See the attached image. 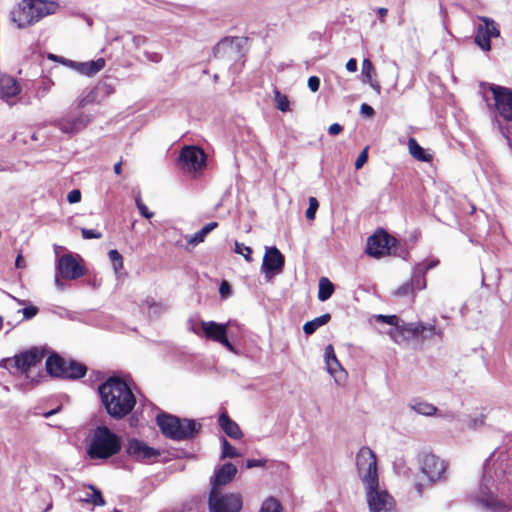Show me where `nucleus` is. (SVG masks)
<instances>
[{
    "mask_svg": "<svg viewBox=\"0 0 512 512\" xmlns=\"http://www.w3.org/2000/svg\"><path fill=\"white\" fill-rule=\"evenodd\" d=\"M240 453L232 446L225 438L222 439V453L221 458H236Z\"/></svg>",
    "mask_w": 512,
    "mask_h": 512,
    "instance_id": "nucleus-42",
    "label": "nucleus"
},
{
    "mask_svg": "<svg viewBox=\"0 0 512 512\" xmlns=\"http://www.w3.org/2000/svg\"><path fill=\"white\" fill-rule=\"evenodd\" d=\"M219 292H220V295L223 297V298H226L230 295V286L229 284L226 282V281H223L220 285V288H219Z\"/></svg>",
    "mask_w": 512,
    "mask_h": 512,
    "instance_id": "nucleus-54",
    "label": "nucleus"
},
{
    "mask_svg": "<svg viewBox=\"0 0 512 512\" xmlns=\"http://www.w3.org/2000/svg\"><path fill=\"white\" fill-rule=\"evenodd\" d=\"M324 359L328 373L334 378L337 384H342L346 381L347 372L337 359L332 345H327L324 350Z\"/></svg>",
    "mask_w": 512,
    "mask_h": 512,
    "instance_id": "nucleus-20",
    "label": "nucleus"
},
{
    "mask_svg": "<svg viewBox=\"0 0 512 512\" xmlns=\"http://www.w3.org/2000/svg\"><path fill=\"white\" fill-rule=\"evenodd\" d=\"M81 233L84 239H100L102 234L95 229L82 228Z\"/></svg>",
    "mask_w": 512,
    "mask_h": 512,
    "instance_id": "nucleus-47",
    "label": "nucleus"
},
{
    "mask_svg": "<svg viewBox=\"0 0 512 512\" xmlns=\"http://www.w3.org/2000/svg\"><path fill=\"white\" fill-rule=\"evenodd\" d=\"M368 153L367 148H365L357 157L355 161V168L358 170L363 167V165L367 162Z\"/></svg>",
    "mask_w": 512,
    "mask_h": 512,
    "instance_id": "nucleus-48",
    "label": "nucleus"
},
{
    "mask_svg": "<svg viewBox=\"0 0 512 512\" xmlns=\"http://www.w3.org/2000/svg\"><path fill=\"white\" fill-rule=\"evenodd\" d=\"M265 464L266 461L262 459H249L246 463V467L251 469L254 467H263Z\"/></svg>",
    "mask_w": 512,
    "mask_h": 512,
    "instance_id": "nucleus-52",
    "label": "nucleus"
},
{
    "mask_svg": "<svg viewBox=\"0 0 512 512\" xmlns=\"http://www.w3.org/2000/svg\"><path fill=\"white\" fill-rule=\"evenodd\" d=\"M481 21L477 26L475 43L481 50L488 52L491 50V38H498L500 31L494 20L488 17H479Z\"/></svg>",
    "mask_w": 512,
    "mask_h": 512,
    "instance_id": "nucleus-13",
    "label": "nucleus"
},
{
    "mask_svg": "<svg viewBox=\"0 0 512 512\" xmlns=\"http://www.w3.org/2000/svg\"><path fill=\"white\" fill-rule=\"evenodd\" d=\"M494 484V479L489 473L488 464L484 466V475L480 484L479 495L476 496V501L488 512H508L510 506L504 502L496 499L491 493V487Z\"/></svg>",
    "mask_w": 512,
    "mask_h": 512,
    "instance_id": "nucleus-7",
    "label": "nucleus"
},
{
    "mask_svg": "<svg viewBox=\"0 0 512 512\" xmlns=\"http://www.w3.org/2000/svg\"><path fill=\"white\" fill-rule=\"evenodd\" d=\"M331 319V315L326 313L319 317L308 321L303 326V331L306 335H312L318 328L326 325Z\"/></svg>",
    "mask_w": 512,
    "mask_h": 512,
    "instance_id": "nucleus-34",
    "label": "nucleus"
},
{
    "mask_svg": "<svg viewBox=\"0 0 512 512\" xmlns=\"http://www.w3.org/2000/svg\"><path fill=\"white\" fill-rule=\"evenodd\" d=\"M145 57L152 62H159L161 57L156 52H145Z\"/></svg>",
    "mask_w": 512,
    "mask_h": 512,
    "instance_id": "nucleus-57",
    "label": "nucleus"
},
{
    "mask_svg": "<svg viewBox=\"0 0 512 512\" xmlns=\"http://www.w3.org/2000/svg\"><path fill=\"white\" fill-rule=\"evenodd\" d=\"M136 206H137V208H138V210H139L140 214H141L143 217H145V218H147V219H150V218H152V217L154 216V213H153V212H150V211L148 210L147 206L142 202V200H141V197H140V196H138V197L136 198Z\"/></svg>",
    "mask_w": 512,
    "mask_h": 512,
    "instance_id": "nucleus-46",
    "label": "nucleus"
},
{
    "mask_svg": "<svg viewBox=\"0 0 512 512\" xmlns=\"http://www.w3.org/2000/svg\"><path fill=\"white\" fill-rule=\"evenodd\" d=\"M374 73L375 69L372 62L369 59H364L362 62L363 82L368 83L371 88L377 92V94H380L381 86L378 81L373 79Z\"/></svg>",
    "mask_w": 512,
    "mask_h": 512,
    "instance_id": "nucleus-30",
    "label": "nucleus"
},
{
    "mask_svg": "<svg viewBox=\"0 0 512 512\" xmlns=\"http://www.w3.org/2000/svg\"><path fill=\"white\" fill-rule=\"evenodd\" d=\"M438 264V259L417 263L412 269V272L416 275V284L420 287H427L426 273L430 269L435 268Z\"/></svg>",
    "mask_w": 512,
    "mask_h": 512,
    "instance_id": "nucleus-26",
    "label": "nucleus"
},
{
    "mask_svg": "<svg viewBox=\"0 0 512 512\" xmlns=\"http://www.w3.org/2000/svg\"><path fill=\"white\" fill-rule=\"evenodd\" d=\"M356 464L370 512H397L394 498L379 484L374 452L369 447H362L357 453Z\"/></svg>",
    "mask_w": 512,
    "mask_h": 512,
    "instance_id": "nucleus-1",
    "label": "nucleus"
},
{
    "mask_svg": "<svg viewBox=\"0 0 512 512\" xmlns=\"http://www.w3.org/2000/svg\"><path fill=\"white\" fill-rule=\"evenodd\" d=\"M238 46L237 41L225 39L216 45L214 53L218 57L229 56L237 51Z\"/></svg>",
    "mask_w": 512,
    "mask_h": 512,
    "instance_id": "nucleus-33",
    "label": "nucleus"
},
{
    "mask_svg": "<svg viewBox=\"0 0 512 512\" xmlns=\"http://www.w3.org/2000/svg\"><path fill=\"white\" fill-rule=\"evenodd\" d=\"M394 240L385 232L376 233L368 238L366 251L375 258L382 257L389 253L391 242Z\"/></svg>",
    "mask_w": 512,
    "mask_h": 512,
    "instance_id": "nucleus-18",
    "label": "nucleus"
},
{
    "mask_svg": "<svg viewBox=\"0 0 512 512\" xmlns=\"http://www.w3.org/2000/svg\"><path fill=\"white\" fill-rule=\"evenodd\" d=\"M408 407L417 414L424 416H432L435 415L437 412L436 406L427 401L417 398L411 399L408 403Z\"/></svg>",
    "mask_w": 512,
    "mask_h": 512,
    "instance_id": "nucleus-29",
    "label": "nucleus"
},
{
    "mask_svg": "<svg viewBox=\"0 0 512 512\" xmlns=\"http://www.w3.org/2000/svg\"><path fill=\"white\" fill-rule=\"evenodd\" d=\"M44 358V352L39 348H31L16 354L12 358H7L1 361V366L8 368L14 366L22 374H27L28 371L41 363Z\"/></svg>",
    "mask_w": 512,
    "mask_h": 512,
    "instance_id": "nucleus-9",
    "label": "nucleus"
},
{
    "mask_svg": "<svg viewBox=\"0 0 512 512\" xmlns=\"http://www.w3.org/2000/svg\"><path fill=\"white\" fill-rule=\"evenodd\" d=\"M57 8V3L53 1L23 0L17 9L12 11V20L18 27L23 28L55 13Z\"/></svg>",
    "mask_w": 512,
    "mask_h": 512,
    "instance_id": "nucleus-3",
    "label": "nucleus"
},
{
    "mask_svg": "<svg viewBox=\"0 0 512 512\" xmlns=\"http://www.w3.org/2000/svg\"><path fill=\"white\" fill-rule=\"evenodd\" d=\"M92 121V117L83 113H69L55 119L52 124L62 133L74 135L84 130Z\"/></svg>",
    "mask_w": 512,
    "mask_h": 512,
    "instance_id": "nucleus-10",
    "label": "nucleus"
},
{
    "mask_svg": "<svg viewBox=\"0 0 512 512\" xmlns=\"http://www.w3.org/2000/svg\"><path fill=\"white\" fill-rule=\"evenodd\" d=\"M219 425L222 430L231 438L239 439L242 437V432L239 425L234 422L226 413H222L219 417Z\"/></svg>",
    "mask_w": 512,
    "mask_h": 512,
    "instance_id": "nucleus-28",
    "label": "nucleus"
},
{
    "mask_svg": "<svg viewBox=\"0 0 512 512\" xmlns=\"http://www.w3.org/2000/svg\"><path fill=\"white\" fill-rule=\"evenodd\" d=\"M121 449L119 437L106 426L97 427L87 447L91 459H107Z\"/></svg>",
    "mask_w": 512,
    "mask_h": 512,
    "instance_id": "nucleus-5",
    "label": "nucleus"
},
{
    "mask_svg": "<svg viewBox=\"0 0 512 512\" xmlns=\"http://www.w3.org/2000/svg\"><path fill=\"white\" fill-rule=\"evenodd\" d=\"M91 493H87L85 497L81 498V501L86 503H91L95 506H104L105 500L102 496L100 490L96 489L94 486H90Z\"/></svg>",
    "mask_w": 512,
    "mask_h": 512,
    "instance_id": "nucleus-37",
    "label": "nucleus"
},
{
    "mask_svg": "<svg viewBox=\"0 0 512 512\" xmlns=\"http://www.w3.org/2000/svg\"><path fill=\"white\" fill-rule=\"evenodd\" d=\"M334 292L333 283L326 277H322L318 284V299L322 302L328 300Z\"/></svg>",
    "mask_w": 512,
    "mask_h": 512,
    "instance_id": "nucleus-35",
    "label": "nucleus"
},
{
    "mask_svg": "<svg viewBox=\"0 0 512 512\" xmlns=\"http://www.w3.org/2000/svg\"><path fill=\"white\" fill-rule=\"evenodd\" d=\"M387 13H388V10L386 8L381 7V8L378 9V14L381 17H385L387 15Z\"/></svg>",
    "mask_w": 512,
    "mask_h": 512,
    "instance_id": "nucleus-62",
    "label": "nucleus"
},
{
    "mask_svg": "<svg viewBox=\"0 0 512 512\" xmlns=\"http://www.w3.org/2000/svg\"><path fill=\"white\" fill-rule=\"evenodd\" d=\"M142 309L147 310L149 317H157L164 311L163 305L150 300L143 304Z\"/></svg>",
    "mask_w": 512,
    "mask_h": 512,
    "instance_id": "nucleus-39",
    "label": "nucleus"
},
{
    "mask_svg": "<svg viewBox=\"0 0 512 512\" xmlns=\"http://www.w3.org/2000/svg\"><path fill=\"white\" fill-rule=\"evenodd\" d=\"M157 424L164 436L176 441L191 439L201 428V424L195 420L179 418L170 414L158 415Z\"/></svg>",
    "mask_w": 512,
    "mask_h": 512,
    "instance_id": "nucleus-4",
    "label": "nucleus"
},
{
    "mask_svg": "<svg viewBox=\"0 0 512 512\" xmlns=\"http://www.w3.org/2000/svg\"><path fill=\"white\" fill-rule=\"evenodd\" d=\"M422 473L431 481L435 482L445 477L447 469L446 462L432 453H423L419 458Z\"/></svg>",
    "mask_w": 512,
    "mask_h": 512,
    "instance_id": "nucleus-11",
    "label": "nucleus"
},
{
    "mask_svg": "<svg viewBox=\"0 0 512 512\" xmlns=\"http://www.w3.org/2000/svg\"><path fill=\"white\" fill-rule=\"evenodd\" d=\"M360 113L363 116L372 117L374 115V109L370 105L363 103L360 107Z\"/></svg>",
    "mask_w": 512,
    "mask_h": 512,
    "instance_id": "nucleus-53",
    "label": "nucleus"
},
{
    "mask_svg": "<svg viewBox=\"0 0 512 512\" xmlns=\"http://www.w3.org/2000/svg\"><path fill=\"white\" fill-rule=\"evenodd\" d=\"M435 327L432 325H425L420 322L406 323L403 320L396 326L391 327L388 331L390 338L397 344H403L413 339L418 338L420 335L427 336L426 332L433 334Z\"/></svg>",
    "mask_w": 512,
    "mask_h": 512,
    "instance_id": "nucleus-6",
    "label": "nucleus"
},
{
    "mask_svg": "<svg viewBox=\"0 0 512 512\" xmlns=\"http://www.w3.org/2000/svg\"><path fill=\"white\" fill-rule=\"evenodd\" d=\"M378 321L384 322L389 324L391 327H396L400 322L401 319H399L396 315H378L376 317Z\"/></svg>",
    "mask_w": 512,
    "mask_h": 512,
    "instance_id": "nucleus-45",
    "label": "nucleus"
},
{
    "mask_svg": "<svg viewBox=\"0 0 512 512\" xmlns=\"http://www.w3.org/2000/svg\"><path fill=\"white\" fill-rule=\"evenodd\" d=\"M127 453L133 459L138 461H146L159 456V452L157 450L137 439H131L128 441Z\"/></svg>",
    "mask_w": 512,
    "mask_h": 512,
    "instance_id": "nucleus-22",
    "label": "nucleus"
},
{
    "mask_svg": "<svg viewBox=\"0 0 512 512\" xmlns=\"http://www.w3.org/2000/svg\"><path fill=\"white\" fill-rule=\"evenodd\" d=\"M426 287H420L416 284V275L412 272L411 278L409 281L403 283L398 288H396L392 294L395 297L399 298H411L414 299L416 296L417 290H424Z\"/></svg>",
    "mask_w": 512,
    "mask_h": 512,
    "instance_id": "nucleus-25",
    "label": "nucleus"
},
{
    "mask_svg": "<svg viewBox=\"0 0 512 512\" xmlns=\"http://www.w3.org/2000/svg\"><path fill=\"white\" fill-rule=\"evenodd\" d=\"M113 92L114 89L110 84L99 83L97 86L91 89L86 95L82 96L78 100V107L83 108L89 104H100L111 94H113Z\"/></svg>",
    "mask_w": 512,
    "mask_h": 512,
    "instance_id": "nucleus-21",
    "label": "nucleus"
},
{
    "mask_svg": "<svg viewBox=\"0 0 512 512\" xmlns=\"http://www.w3.org/2000/svg\"><path fill=\"white\" fill-rule=\"evenodd\" d=\"M319 207L318 200L315 197L309 198V206L306 210V218L308 220H314L316 216L317 209Z\"/></svg>",
    "mask_w": 512,
    "mask_h": 512,
    "instance_id": "nucleus-44",
    "label": "nucleus"
},
{
    "mask_svg": "<svg viewBox=\"0 0 512 512\" xmlns=\"http://www.w3.org/2000/svg\"><path fill=\"white\" fill-rule=\"evenodd\" d=\"M307 85H308V88L312 92H317L319 90V87H320V79H319V77H317V76L309 77Z\"/></svg>",
    "mask_w": 512,
    "mask_h": 512,
    "instance_id": "nucleus-50",
    "label": "nucleus"
},
{
    "mask_svg": "<svg viewBox=\"0 0 512 512\" xmlns=\"http://www.w3.org/2000/svg\"><path fill=\"white\" fill-rule=\"evenodd\" d=\"M342 126L338 123H334L332 125L329 126L328 128V133L330 135H338L339 133H341L342 131Z\"/></svg>",
    "mask_w": 512,
    "mask_h": 512,
    "instance_id": "nucleus-55",
    "label": "nucleus"
},
{
    "mask_svg": "<svg viewBox=\"0 0 512 512\" xmlns=\"http://www.w3.org/2000/svg\"><path fill=\"white\" fill-rule=\"evenodd\" d=\"M22 313H23V316H24L25 319L30 320L34 316H36V314L38 313V308L35 307V306L25 307L22 310Z\"/></svg>",
    "mask_w": 512,
    "mask_h": 512,
    "instance_id": "nucleus-51",
    "label": "nucleus"
},
{
    "mask_svg": "<svg viewBox=\"0 0 512 512\" xmlns=\"http://www.w3.org/2000/svg\"><path fill=\"white\" fill-rule=\"evenodd\" d=\"M346 69L349 72H355L357 70V61L354 58H351L346 63Z\"/></svg>",
    "mask_w": 512,
    "mask_h": 512,
    "instance_id": "nucleus-56",
    "label": "nucleus"
},
{
    "mask_svg": "<svg viewBox=\"0 0 512 512\" xmlns=\"http://www.w3.org/2000/svg\"><path fill=\"white\" fill-rule=\"evenodd\" d=\"M274 100L277 109H279L282 112H287L289 110L290 102L287 96L282 94L278 89H274Z\"/></svg>",
    "mask_w": 512,
    "mask_h": 512,
    "instance_id": "nucleus-40",
    "label": "nucleus"
},
{
    "mask_svg": "<svg viewBox=\"0 0 512 512\" xmlns=\"http://www.w3.org/2000/svg\"><path fill=\"white\" fill-rule=\"evenodd\" d=\"M66 366L67 367L66 370H64L62 378L79 379L84 377L87 371V368L84 364L73 360H67Z\"/></svg>",
    "mask_w": 512,
    "mask_h": 512,
    "instance_id": "nucleus-31",
    "label": "nucleus"
},
{
    "mask_svg": "<svg viewBox=\"0 0 512 512\" xmlns=\"http://www.w3.org/2000/svg\"><path fill=\"white\" fill-rule=\"evenodd\" d=\"M284 266V256L276 247L266 248L261 271L264 273L267 281H270L276 274L282 271Z\"/></svg>",
    "mask_w": 512,
    "mask_h": 512,
    "instance_id": "nucleus-16",
    "label": "nucleus"
},
{
    "mask_svg": "<svg viewBox=\"0 0 512 512\" xmlns=\"http://www.w3.org/2000/svg\"><path fill=\"white\" fill-rule=\"evenodd\" d=\"M179 163L183 170L195 172L205 163L204 152L196 146H185L180 152Z\"/></svg>",
    "mask_w": 512,
    "mask_h": 512,
    "instance_id": "nucleus-17",
    "label": "nucleus"
},
{
    "mask_svg": "<svg viewBox=\"0 0 512 512\" xmlns=\"http://www.w3.org/2000/svg\"><path fill=\"white\" fill-rule=\"evenodd\" d=\"M108 255L115 273L118 274L119 271L123 268L122 255L115 249L110 250Z\"/></svg>",
    "mask_w": 512,
    "mask_h": 512,
    "instance_id": "nucleus-41",
    "label": "nucleus"
},
{
    "mask_svg": "<svg viewBox=\"0 0 512 512\" xmlns=\"http://www.w3.org/2000/svg\"><path fill=\"white\" fill-rule=\"evenodd\" d=\"M15 266H16V268H24L25 267V262H24L21 254H19L17 256L16 261H15Z\"/></svg>",
    "mask_w": 512,
    "mask_h": 512,
    "instance_id": "nucleus-58",
    "label": "nucleus"
},
{
    "mask_svg": "<svg viewBox=\"0 0 512 512\" xmlns=\"http://www.w3.org/2000/svg\"><path fill=\"white\" fill-rule=\"evenodd\" d=\"M62 63L68 67H71L82 75L93 76L105 67L106 62L104 58H98L97 60H91L87 62H76L63 59Z\"/></svg>",
    "mask_w": 512,
    "mask_h": 512,
    "instance_id": "nucleus-23",
    "label": "nucleus"
},
{
    "mask_svg": "<svg viewBox=\"0 0 512 512\" xmlns=\"http://www.w3.org/2000/svg\"><path fill=\"white\" fill-rule=\"evenodd\" d=\"M66 363V359L58 355H51L46 360V370L50 375L62 378L67 367Z\"/></svg>",
    "mask_w": 512,
    "mask_h": 512,
    "instance_id": "nucleus-27",
    "label": "nucleus"
},
{
    "mask_svg": "<svg viewBox=\"0 0 512 512\" xmlns=\"http://www.w3.org/2000/svg\"><path fill=\"white\" fill-rule=\"evenodd\" d=\"M98 391L108 414L115 419L128 415L136 404L133 392L121 379L109 378L99 386Z\"/></svg>",
    "mask_w": 512,
    "mask_h": 512,
    "instance_id": "nucleus-2",
    "label": "nucleus"
},
{
    "mask_svg": "<svg viewBox=\"0 0 512 512\" xmlns=\"http://www.w3.org/2000/svg\"><path fill=\"white\" fill-rule=\"evenodd\" d=\"M81 200V192L78 189L71 190L67 195V201L70 204L78 203Z\"/></svg>",
    "mask_w": 512,
    "mask_h": 512,
    "instance_id": "nucleus-49",
    "label": "nucleus"
},
{
    "mask_svg": "<svg viewBox=\"0 0 512 512\" xmlns=\"http://www.w3.org/2000/svg\"><path fill=\"white\" fill-rule=\"evenodd\" d=\"M415 488H416V490L418 491L419 494L422 493V486H421V484H416Z\"/></svg>",
    "mask_w": 512,
    "mask_h": 512,
    "instance_id": "nucleus-64",
    "label": "nucleus"
},
{
    "mask_svg": "<svg viewBox=\"0 0 512 512\" xmlns=\"http://www.w3.org/2000/svg\"><path fill=\"white\" fill-rule=\"evenodd\" d=\"M188 325H189V330L193 331V332H194L195 334H197V335H200L199 330H197V329L194 327V324H193V321H192V320H189Z\"/></svg>",
    "mask_w": 512,
    "mask_h": 512,
    "instance_id": "nucleus-60",
    "label": "nucleus"
},
{
    "mask_svg": "<svg viewBox=\"0 0 512 512\" xmlns=\"http://www.w3.org/2000/svg\"><path fill=\"white\" fill-rule=\"evenodd\" d=\"M497 114L505 121H512V91L502 86H492Z\"/></svg>",
    "mask_w": 512,
    "mask_h": 512,
    "instance_id": "nucleus-14",
    "label": "nucleus"
},
{
    "mask_svg": "<svg viewBox=\"0 0 512 512\" xmlns=\"http://www.w3.org/2000/svg\"><path fill=\"white\" fill-rule=\"evenodd\" d=\"M57 411H58V409H54V410L48 411V412L44 413L43 416L48 418V417L54 415L55 413H57Z\"/></svg>",
    "mask_w": 512,
    "mask_h": 512,
    "instance_id": "nucleus-63",
    "label": "nucleus"
},
{
    "mask_svg": "<svg viewBox=\"0 0 512 512\" xmlns=\"http://www.w3.org/2000/svg\"><path fill=\"white\" fill-rule=\"evenodd\" d=\"M408 149L410 154L419 161H430L431 159L414 138L408 140Z\"/></svg>",
    "mask_w": 512,
    "mask_h": 512,
    "instance_id": "nucleus-36",
    "label": "nucleus"
},
{
    "mask_svg": "<svg viewBox=\"0 0 512 512\" xmlns=\"http://www.w3.org/2000/svg\"><path fill=\"white\" fill-rule=\"evenodd\" d=\"M122 171V163L121 162H118L114 165V172L116 174H120Z\"/></svg>",
    "mask_w": 512,
    "mask_h": 512,
    "instance_id": "nucleus-61",
    "label": "nucleus"
},
{
    "mask_svg": "<svg viewBox=\"0 0 512 512\" xmlns=\"http://www.w3.org/2000/svg\"><path fill=\"white\" fill-rule=\"evenodd\" d=\"M59 273L56 272V275H55V285L58 289L62 290L64 288V284L63 282L60 280L59 278Z\"/></svg>",
    "mask_w": 512,
    "mask_h": 512,
    "instance_id": "nucleus-59",
    "label": "nucleus"
},
{
    "mask_svg": "<svg viewBox=\"0 0 512 512\" xmlns=\"http://www.w3.org/2000/svg\"><path fill=\"white\" fill-rule=\"evenodd\" d=\"M200 325L203 336L206 339L218 342L230 352L237 354L235 347L227 338V328L230 325V322L221 324L215 321H201Z\"/></svg>",
    "mask_w": 512,
    "mask_h": 512,
    "instance_id": "nucleus-12",
    "label": "nucleus"
},
{
    "mask_svg": "<svg viewBox=\"0 0 512 512\" xmlns=\"http://www.w3.org/2000/svg\"><path fill=\"white\" fill-rule=\"evenodd\" d=\"M218 226L217 222H210L206 224L202 229H200L198 232L190 235H186L185 239L187 243L191 246H197L198 244L205 241V238L207 235L214 230Z\"/></svg>",
    "mask_w": 512,
    "mask_h": 512,
    "instance_id": "nucleus-32",
    "label": "nucleus"
},
{
    "mask_svg": "<svg viewBox=\"0 0 512 512\" xmlns=\"http://www.w3.org/2000/svg\"><path fill=\"white\" fill-rule=\"evenodd\" d=\"M236 473L237 468L234 464L225 463L215 471V478L212 482V488H218V486L230 483L235 477Z\"/></svg>",
    "mask_w": 512,
    "mask_h": 512,
    "instance_id": "nucleus-24",
    "label": "nucleus"
},
{
    "mask_svg": "<svg viewBox=\"0 0 512 512\" xmlns=\"http://www.w3.org/2000/svg\"><path fill=\"white\" fill-rule=\"evenodd\" d=\"M56 272L63 279L75 280L85 274V269L72 254H64L57 260Z\"/></svg>",
    "mask_w": 512,
    "mask_h": 512,
    "instance_id": "nucleus-15",
    "label": "nucleus"
},
{
    "mask_svg": "<svg viewBox=\"0 0 512 512\" xmlns=\"http://www.w3.org/2000/svg\"><path fill=\"white\" fill-rule=\"evenodd\" d=\"M243 499L240 493H222L218 488H211L209 495L210 512H240Z\"/></svg>",
    "mask_w": 512,
    "mask_h": 512,
    "instance_id": "nucleus-8",
    "label": "nucleus"
},
{
    "mask_svg": "<svg viewBox=\"0 0 512 512\" xmlns=\"http://www.w3.org/2000/svg\"><path fill=\"white\" fill-rule=\"evenodd\" d=\"M259 512H283V507L277 499L269 497L263 501Z\"/></svg>",
    "mask_w": 512,
    "mask_h": 512,
    "instance_id": "nucleus-38",
    "label": "nucleus"
},
{
    "mask_svg": "<svg viewBox=\"0 0 512 512\" xmlns=\"http://www.w3.org/2000/svg\"><path fill=\"white\" fill-rule=\"evenodd\" d=\"M235 253L242 255L247 262H252L253 259L251 257L252 250L250 247L246 246L244 243H240L235 241Z\"/></svg>",
    "mask_w": 512,
    "mask_h": 512,
    "instance_id": "nucleus-43",
    "label": "nucleus"
},
{
    "mask_svg": "<svg viewBox=\"0 0 512 512\" xmlns=\"http://www.w3.org/2000/svg\"><path fill=\"white\" fill-rule=\"evenodd\" d=\"M21 92V86L18 81L0 71V99L12 106L16 103V97Z\"/></svg>",
    "mask_w": 512,
    "mask_h": 512,
    "instance_id": "nucleus-19",
    "label": "nucleus"
}]
</instances>
